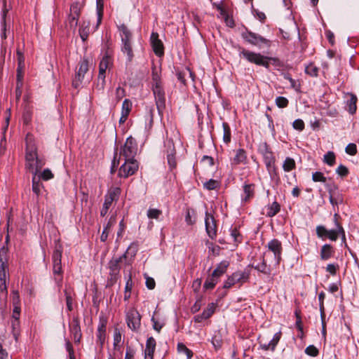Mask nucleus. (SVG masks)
<instances>
[{
    "label": "nucleus",
    "mask_w": 359,
    "mask_h": 359,
    "mask_svg": "<svg viewBox=\"0 0 359 359\" xmlns=\"http://www.w3.org/2000/svg\"><path fill=\"white\" fill-rule=\"evenodd\" d=\"M245 151L243 149H239L236 151L235 156L233 158L232 163L234 165H238L244 163L246 160Z\"/></svg>",
    "instance_id": "2f4dec72"
},
{
    "label": "nucleus",
    "mask_w": 359,
    "mask_h": 359,
    "mask_svg": "<svg viewBox=\"0 0 359 359\" xmlns=\"http://www.w3.org/2000/svg\"><path fill=\"white\" fill-rule=\"evenodd\" d=\"M79 67L76 73L75 78L72 81V86L75 88L80 87L85 77V74L88 71V61L86 58L81 60L79 64Z\"/></svg>",
    "instance_id": "9d476101"
},
{
    "label": "nucleus",
    "mask_w": 359,
    "mask_h": 359,
    "mask_svg": "<svg viewBox=\"0 0 359 359\" xmlns=\"http://www.w3.org/2000/svg\"><path fill=\"white\" fill-rule=\"evenodd\" d=\"M123 257H119L111 259L109 262V274L119 275L120 262L122 261Z\"/></svg>",
    "instance_id": "a878e982"
},
{
    "label": "nucleus",
    "mask_w": 359,
    "mask_h": 359,
    "mask_svg": "<svg viewBox=\"0 0 359 359\" xmlns=\"http://www.w3.org/2000/svg\"><path fill=\"white\" fill-rule=\"evenodd\" d=\"M26 143L25 168L33 175H37L39 171L45 165V162L43 159L39 158L36 148L32 142L29 135H27Z\"/></svg>",
    "instance_id": "f257e3e1"
},
{
    "label": "nucleus",
    "mask_w": 359,
    "mask_h": 359,
    "mask_svg": "<svg viewBox=\"0 0 359 359\" xmlns=\"http://www.w3.org/2000/svg\"><path fill=\"white\" fill-rule=\"evenodd\" d=\"M112 203L113 202H112V199H111V196H105L102 208L100 210L101 216L104 217L107 214V212H108L110 206L111 205Z\"/></svg>",
    "instance_id": "37998d69"
},
{
    "label": "nucleus",
    "mask_w": 359,
    "mask_h": 359,
    "mask_svg": "<svg viewBox=\"0 0 359 359\" xmlns=\"http://www.w3.org/2000/svg\"><path fill=\"white\" fill-rule=\"evenodd\" d=\"M177 351L186 354L187 359H191V357L193 356L192 351L189 349L183 343L180 342L177 344Z\"/></svg>",
    "instance_id": "8fccbe9b"
},
{
    "label": "nucleus",
    "mask_w": 359,
    "mask_h": 359,
    "mask_svg": "<svg viewBox=\"0 0 359 359\" xmlns=\"http://www.w3.org/2000/svg\"><path fill=\"white\" fill-rule=\"evenodd\" d=\"M215 306L213 303L208 304V307L201 314L194 316V321L201 323L203 320L210 318L215 312Z\"/></svg>",
    "instance_id": "5701e85b"
},
{
    "label": "nucleus",
    "mask_w": 359,
    "mask_h": 359,
    "mask_svg": "<svg viewBox=\"0 0 359 359\" xmlns=\"http://www.w3.org/2000/svg\"><path fill=\"white\" fill-rule=\"evenodd\" d=\"M96 9H97V25L99 26L101 23L102 18L103 16V11H104V0H96Z\"/></svg>",
    "instance_id": "58836bf2"
},
{
    "label": "nucleus",
    "mask_w": 359,
    "mask_h": 359,
    "mask_svg": "<svg viewBox=\"0 0 359 359\" xmlns=\"http://www.w3.org/2000/svg\"><path fill=\"white\" fill-rule=\"evenodd\" d=\"M141 316L135 309L130 310L126 314V322L128 327L137 331L140 327Z\"/></svg>",
    "instance_id": "4468645a"
},
{
    "label": "nucleus",
    "mask_w": 359,
    "mask_h": 359,
    "mask_svg": "<svg viewBox=\"0 0 359 359\" xmlns=\"http://www.w3.org/2000/svg\"><path fill=\"white\" fill-rule=\"evenodd\" d=\"M67 351L69 353L70 359H75L73 346L69 339H65Z\"/></svg>",
    "instance_id": "338daca9"
},
{
    "label": "nucleus",
    "mask_w": 359,
    "mask_h": 359,
    "mask_svg": "<svg viewBox=\"0 0 359 359\" xmlns=\"http://www.w3.org/2000/svg\"><path fill=\"white\" fill-rule=\"evenodd\" d=\"M205 224L207 234L210 238L214 239L217 235L216 222L214 217L208 212H205Z\"/></svg>",
    "instance_id": "2eb2a0df"
},
{
    "label": "nucleus",
    "mask_w": 359,
    "mask_h": 359,
    "mask_svg": "<svg viewBox=\"0 0 359 359\" xmlns=\"http://www.w3.org/2000/svg\"><path fill=\"white\" fill-rule=\"evenodd\" d=\"M305 72L311 76H317L318 74V68L313 64L311 63L306 66Z\"/></svg>",
    "instance_id": "09e8293b"
},
{
    "label": "nucleus",
    "mask_w": 359,
    "mask_h": 359,
    "mask_svg": "<svg viewBox=\"0 0 359 359\" xmlns=\"http://www.w3.org/2000/svg\"><path fill=\"white\" fill-rule=\"evenodd\" d=\"M153 93L155 97V102L158 114L162 115L163 110L165 108V95L163 87H159L158 85L153 87Z\"/></svg>",
    "instance_id": "ddd939ff"
},
{
    "label": "nucleus",
    "mask_w": 359,
    "mask_h": 359,
    "mask_svg": "<svg viewBox=\"0 0 359 359\" xmlns=\"http://www.w3.org/2000/svg\"><path fill=\"white\" fill-rule=\"evenodd\" d=\"M250 273L247 271H236L229 276L224 283V288L228 289L236 284L243 285L249 279Z\"/></svg>",
    "instance_id": "0eeeda50"
},
{
    "label": "nucleus",
    "mask_w": 359,
    "mask_h": 359,
    "mask_svg": "<svg viewBox=\"0 0 359 359\" xmlns=\"http://www.w3.org/2000/svg\"><path fill=\"white\" fill-rule=\"evenodd\" d=\"M133 281L131 276L126 281V284L125 286V292H124V300L127 301L130 297V292L132 290Z\"/></svg>",
    "instance_id": "3c124183"
},
{
    "label": "nucleus",
    "mask_w": 359,
    "mask_h": 359,
    "mask_svg": "<svg viewBox=\"0 0 359 359\" xmlns=\"http://www.w3.org/2000/svg\"><path fill=\"white\" fill-rule=\"evenodd\" d=\"M132 109V102L128 99H125L122 104L121 116L119 119L120 123H123L128 118V116Z\"/></svg>",
    "instance_id": "b1692460"
},
{
    "label": "nucleus",
    "mask_w": 359,
    "mask_h": 359,
    "mask_svg": "<svg viewBox=\"0 0 359 359\" xmlns=\"http://www.w3.org/2000/svg\"><path fill=\"white\" fill-rule=\"evenodd\" d=\"M327 233L328 230L324 226L318 225L316 226V234L319 238L324 240L327 238Z\"/></svg>",
    "instance_id": "864d4df0"
},
{
    "label": "nucleus",
    "mask_w": 359,
    "mask_h": 359,
    "mask_svg": "<svg viewBox=\"0 0 359 359\" xmlns=\"http://www.w3.org/2000/svg\"><path fill=\"white\" fill-rule=\"evenodd\" d=\"M281 337V332H278L276 333L273 339L268 343V344H261V347L262 349L267 351V350H272L273 351L277 346L278 341H280V339Z\"/></svg>",
    "instance_id": "bb28decb"
},
{
    "label": "nucleus",
    "mask_w": 359,
    "mask_h": 359,
    "mask_svg": "<svg viewBox=\"0 0 359 359\" xmlns=\"http://www.w3.org/2000/svg\"><path fill=\"white\" fill-rule=\"evenodd\" d=\"M120 194L121 189L118 187H115L113 189L110 190V191H109V193L105 196H111L113 202L114 201L118 199Z\"/></svg>",
    "instance_id": "bf43d9fd"
},
{
    "label": "nucleus",
    "mask_w": 359,
    "mask_h": 359,
    "mask_svg": "<svg viewBox=\"0 0 359 359\" xmlns=\"http://www.w3.org/2000/svg\"><path fill=\"white\" fill-rule=\"evenodd\" d=\"M138 169V163L136 160H126L125 163L120 167L118 170V177L127 178L133 175Z\"/></svg>",
    "instance_id": "1a4fd4ad"
},
{
    "label": "nucleus",
    "mask_w": 359,
    "mask_h": 359,
    "mask_svg": "<svg viewBox=\"0 0 359 359\" xmlns=\"http://www.w3.org/2000/svg\"><path fill=\"white\" fill-rule=\"evenodd\" d=\"M17 55H18V66L17 69V80L18 83L21 82L22 79V70L25 67V57L22 54V53L18 50L17 51Z\"/></svg>",
    "instance_id": "393cba45"
},
{
    "label": "nucleus",
    "mask_w": 359,
    "mask_h": 359,
    "mask_svg": "<svg viewBox=\"0 0 359 359\" xmlns=\"http://www.w3.org/2000/svg\"><path fill=\"white\" fill-rule=\"evenodd\" d=\"M243 201L246 202L254 196L255 185L253 184H245L243 186Z\"/></svg>",
    "instance_id": "72a5a7b5"
},
{
    "label": "nucleus",
    "mask_w": 359,
    "mask_h": 359,
    "mask_svg": "<svg viewBox=\"0 0 359 359\" xmlns=\"http://www.w3.org/2000/svg\"><path fill=\"white\" fill-rule=\"evenodd\" d=\"M107 320L104 317L100 318V322L97 330V342L100 344L102 347L105 342L106 339V327Z\"/></svg>",
    "instance_id": "f3484780"
},
{
    "label": "nucleus",
    "mask_w": 359,
    "mask_h": 359,
    "mask_svg": "<svg viewBox=\"0 0 359 359\" xmlns=\"http://www.w3.org/2000/svg\"><path fill=\"white\" fill-rule=\"evenodd\" d=\"M138 243L133 242L130 243L126 252L121 257H123V259H126L128 257H130L131 259L134 258L138 251Z\"/></svg>",
    "instance_id": "c756f323"
},
{
    "label": "nucleus",
    "mask_w": 359,
    "mask_h": 359,
    "mask_svg": "<svg viewBox=\"0 0 359 359\" xmlns=\"http://www.w3.org/2000/svg\"><path fill=\"white\" fill-rule=\"evenodd\" d=\"M292 126L295 130L299 131H302L304 129V123L302 119H296L293 123Z\"/></svg>",
    "instance_id": "774afa93"
},
{
    "label": "nucleus",
    "mask_w": 359,
    "mask_h": 359,
    "mask_svg": "<svg viewBox=\"0 0 359 359\" xmlns=\"http://www.w3.org/2000/svg\"><path fill=\"white\" fill-rule=\"evenodd\" d=\"M151 44L154 53L161 57L164 54V46L162 41L158 39V33L152 32L151 34Z\"/></svg>",
    "instance_id": "6ab92c4d"
},
{
    "label": "nucleus",
    "mask_w": 359,
    "mask_h": 359,
    "mask_svg": "<svg viewBox=\"0 0 359 359\" xmlns=\"http://www.w3.org/2000/svg\"><path fill=\"white\" fill-rule=\"evenodd\" d=\"M275 102H276V106L278 108L287 107L289 104L288 100L286 97H283V96L277 97L276 98Z\"/></svg>",
    "instance_id": "603ef678"
},
{
    "label": "nucleus",
    "mask_w": 359,
    "mask_h": 359,
    "mask_svg": "<svg viewBox=\"0 0 359 359\" xmlns=\"http://www.w3.org/2000/svg\"><path fill=\"white\" fill-rule=\"evenodd\" d=\"M111 63V58L109 55H106L102 57V60L100 62L99 66L100 67H102L107 70V69L109 67Z\"/></svg>",
    "instance_id": "13d9d810"
},
{
    "label": "nucleus",
    "mask_w": 359,
    "mask_h": 359,
    "mask_svg": "<svg viewBox=\"0 0 359 359\" xmlns=\"http://www.w3.org/2000/svg\"><path fill=\"white\" fill-rule=\"evenodd\" d=\"M63 248L61 244L57 243L52 255L53 273L55 280L57 285H60L62 281V254Z\"/></svg>",
    "instance_id": "20e7f679"
},
{
    "label": "nucleus",
    "mask_w": 359,
    "mask_h": 359,
    "mask_svg": "<svg viewBox=\"0 0 359 359\" xmlns=\"http://www.w3.org/2000/svg\"><path fill=\"white\" fill-rule=\"evenodd\" d=\"M120 194L121 189L118 187H115L113 189L110 190V191H109V193L105 196H111L113 202L114 201L118 199Z\"/></svg>",
    "instance_id": "052dcab7"
},
{
    "label": "nucleus",
    "mask_w": 359,
    "mask_h": 359,
    "mask_svg": "<svg viewBox=\"0 0 359 359\" xmlns=\"http://www.w3.org/2000/svg\"><path fill=\"white\" fill-rule=\"evenodd\" d=\"M7 252L8 250L5 247L0 249V292L7 294V274L6 270L8 269L7 264Z\"/></svg>",
    "instance_id": "423d86ee"
},
{
    "label": "nucleus",
    "mask_w": 359,
    "mask_h": 359,
    "mask_svg": "<svg viewBox=\"0 0 359 359\" xmlns=\"http://www.w3.org/2000/svg\"><path fill=\"white\" fill-rule=\"evenodd\" d=\"M345 151L346 152V154H348L349 155H351V156L355 155L357 154L356 144L354 143L348 144L345 149Z\"/></svg>",
    "instance_id": "e2e57ef3"
},
{
    "label": "nucleus",
    "mask_w": 359,
    "mask_h": 359,
    "mask_svg": "<svg viewBox=\"0 0 359 359\" xmlns=\"http://www.w3.org/2000/svg\"><path fill=\"white\" fill-rule=\"evenodd\" d=\"M334 251L333 248L330 244H325L322 246L320 250V259L322 260H327L334 255Z\"/></svg>",
    "instance_id": "cd10ccee"
},
{
    "label": "nucleus",
    "mask_w": 359,
    "mask_h": 359,
    "mask_svg": "<svg viewBox=\"0 0 359 359\" xmlns=\"http://www.w3.org/2000/svg\"><path fill=\"white\" fill-rule=\"evenodd\" d=\"M81 13V4L79 2L73 3L70 6L67 23L71 29L75 30Z\"/></svg>",
    "instance_id": "9b49d317"
},
{
    "label": "nucleus",
    "mask_w": 359,
    "mask_h": 359,
    "mask_svg": "<svg viewBox=\"0 0 359 359\" xmlns=\"http://www.w3.org/2000/svg\"><path fill=\"white\" fill-rule=\"evenodd\" d=\"M238 50L239 56L243 57L248 62L266 68L269 67V60L270 58L269 57L262 55L259 53L250 51L241 46L238 47Z\"/></svg>",
    "instance_id": "39448f33"
},
{
    "label": "nucleus",
    "mask_w": 359,
    "mask_h": 359,
    "mask_svg": "<svg viewBox=\"0 0 359 359\" xmlns=\"http://www.w3.org/2000/svg\"><path fill=\"white\" fill-rule=\"evenodd\" d=\"M266 248H268V253L271 252L273 254L274 262L276 265H278L281 260L283 251L281 242L278 239H273L268 243Z\"/></svg>",
    "instance_id": "f8f14e48"
},
{
    "label": "nucleus",
    "mask_w": 359,
    "mask_h": 359,
    "mask_svg": "<svg viewBox=\"0 0 359 359\" xmlns=\"http://www.w3.org/2000/svg\"><path fill=\"white\" fill-rule=\"evenodd\" d=\"M137 150V142L131 136L126 139V141L121 149L120 156H123L126 160L135 159Z\"/></svg>",
    "instance_id": "6e6552de"
},
{
    "label": "nucleus",
    "mask_w": 359,
    "mask_h": 359,
    "mask_svg": "<svg viewBox=\"0 0 359 359\" xmlns=\"http://www.w3.org/2000/svg\"><path fill=\"white\" fill-rule=\"evenodd\" d=\"M219 185L220 182L219 181L212 179L203 183V187L208 190H215L219 187Z\"/></svg>",
    "instance_id": "de8ad7c7"
},
{
    "label": "nucleus",
    "mask_w": 359,
    "mask_h": 359,
    "mask_svg": "<svg viewBox=\"0 0 359 359\" xmlns=\"http://www.w3.org/2000/svg\"><path fill=\"white\" fill-rule=\"evenodd\" d=\"M121 341V333L117 328H116L114 330V343H113L114 348L115 350H117V351L120 350Z\"/></svg>",
    "instance_id": "c03bdc74"
},
{
    "label": "nucleus",
    "mask_w": 359,
    "mask_h": 359,
    "mask_svg": "<svg viewBox=\"0 0 359 359\" xmlns=\"http://www.w3.org/2000/svg\"><path fill=\"white\" fill-rule=\"evenodd\" d=\"M267 255H268V252H265L264 253L262 262L261 263L255 265L254 266V268L262 273L269 275V274H270L271 270H270V268L266 265V262L265 259V257L267 256Z\"/></svg>",
    "instance_id": "7c9ffc66"
},
{
    "label": "nucleus",
    "mask_w": 359,
    "mask_h": 359,
    "mask_svg": "<svg viewBox=\"0 0 359 359\" xmlns=\"http://www.w3.org/2000/svg\"><path fill=\"white\" fill-rule=\"evenodd\" d=\"M219 278L215 276L213 273H211L203 284V288L205 290H212L215 287L216 284L218 283Z\"/></svg>",
    "instance_id": "473e14b6"
},
{
    "label": "nucleus",
    "mask_w": 359,
    "mask_h": 359,
    "mask_svg": "<svg viewBox=\"0 0 359 359\" xmlns=\"http://www.w3.org/2000/svg\"><path fill=\"white\" fill-rule=\"evenodd\" d=\"M43 188V184L41 182L39 177L33 175L32 177V191L38 196L41 194V190Z\"/></svg>",
    "instance_id": "c9c22d12"
},
{
    "label": "nucleus",
    "mask_w": 359,
    "mask_h": 359,
    "mask_svg": "<svg viewBox=\"0 0 359 359\" xmlns=\"http://www.w3.org/2000/svg\"><path fill=\"white\" fill-rule=\"evenodd\" d=\"M222 128H223V141L226 144H229L231 142V129L229 128V126L227 123L224 122L222 123Z\"/></svg>",
    "instance_id": "ea45409f"
},
{
    "label": "nucleus",
    "mask_w": 359,
    "mask_h": 359,
    "mask_svg": "<svg viewBox=\"0 0 359 359\" xmlns=\"http://www.w3.org/2000/svg\"><path fill=\"white\" fill-rule=\"evenodd\" d=\"M348 95L350 98L346 101V104L348 107V111L350 114H353L356 111V102H357V97L352 93H348Z\"/></svg>",
    "instance_id": "f704fd0d"
},
{
    "label": "nucleus",
    "mask_w": 359,
    "mask_h": 359,
    "mask_svg": "<svg viewBox=\"0 0 359 359\" xmlns=\"http://www.w3.org/2000/svg\"><path fill=\"white\" fill-rule=\"evenodd\" d=\"M337 215H334V222L336 228L334 229L328 230V233L327 234V238L330 240L335 241L337 240L339 236H341L343 241L346 240L345 231L343 227L339 224L337 219Z\"/></svg>",
    "instance_id": "dca6fc26"
},
{
    "label": "nucleus",
    "mask_w": 359,
    "mask_h": 359,
    "mask_svg": "<svg viewBox=\"0 0 359 359\" xmlns=\"http://www.w3.org/2000/svg\"><path fill=\"white\" fill-rule=\"evenodd\" d=\"M8 12V10L6 8V7L4 8L1 13V39H5L6 38V13Z\"/></svg>",
    "instance_id": "a19ab883"
},
{
    "label": "nucleus",
    "mask_w": 359,
    "mask_h": 359,
    "mask_svg": "<svg viewBox=\"0 0 359 359\" xmlns=\"http://www.w3.org/2000/svg\"><path fill=\"white\" fill-rule=\"evenodd\" d=\"M338 269L339 265L337 264H329L326 266V271L330 273L332 276L336 275Z\"/></svg>",
    "instance_id": "69168bd1"
},
{
    "label": "nucleus",
    "mask_w": 359,
    "mask_h": 359,
    "mask_svg": "<svg viewBox=\"0 0 359 359\" xmlns=\"http://www.w3.org/2000/svg\"><path fill=\"white\" fill-rule=\"evenodd\" d=\"M242 39L245 42L257 46L259 49L264 48H269L271 45V41L259 34L255 33L247 28L245 29L241 34Z\"/></svg>",
    "instance_id": "7ed1b4c3"
},
{
    "label": "nucleus",
    "mask_w": 359,
    "mask_h": 359,
    "mask_svg": "<svg viewBox=\"0 0 359 359\" xmlns=\"http://www.w3.org/2000/svg\"><path fill=\"white\" fill-rule=\"evenodd\" d=\"M230 235L235 243H240L242 242L243 236L236 229V227L230 229Z\"/></svg>",
    "instance_id": "49530a36"
},
{
    "label": "nucleus",
    "mask_w": 359,
    "mask_h": 359,
    "mask_svg": "<svg viewBox=\"0 0 359 359\" xmlns=\"http://www.w3.org/2000/svg\"><path fill=\"white\" fill-rule=\"evenodd\" d=\"M280 210V205L276 201H274L271 205L268 206L266 216L272 217L275 216Z\"/></svg>",
    "instance_id": "e433bc0d"
},
{
    "label": "nucleus",
    "mask_w": 359,
    "mask_h": 359,
    "mask_svg": "<svg viewBox=\"0 0 359 359\" xmlns=\"http://www.w3.org/2000/svg\"><path fill=\"white\" fill-rule=\"evenodd\" d=\"M162 214V211L156 208H149L147 210V217L149 219H158L159 216Z\"/></svg>",
    "instance_id": "5fc2aeb1"
},
{
    "label": "nucleus",
    "mask_w": 359,
    "mask_h": 359,
    "mask_svg": "<svg viewBox=\"0 0 359 359\" xmlns=\"http://www.w3.org/2000/svg\"><path fill=\"white\" fill-rule=\"evenodd\" d=\"M38 177H39L40 179H43V180H48L53 177V174L50 170L47 168L43 170V171Z\"/></svg>",
    "instance_id": "0e129e2a"
},
{
    "label": "nucleus",
    "mask_w": 359,
    "mask_h": 359,
    "mask_svg": "<svg viewBox=\"0 0 359 359\" xmlns=\"http://www.w3.org/2000/svg\"><path fill=\"white\" fill-rule=\"evenodd\" d=\"M64 292L65 295L67 309L69 311H71L73 310V297L72 296L70 288L66 287Z\"/></svg>",
    "instance_id": "4c0bfd02"
},
{
    "label": "nucleus",
    "mask_w": 359,
    "mask_h": 359,
    "mask_svg": "<svg viewBox=\"0 0 359 359\" xmlns=\"http://www.w3.org/2000/svg\"><path fill=\"white\" fill-rule=\"evenodd\" d=\"M166 149V156L168 163L171 169L176 167L177 163L175 160V149L174 143L172 140H168L165 143Z\"/></svg>",
    "instance_id": "a211bd4d"
},
{
    "label": "nucleus",
    "mask_w": 359,
    "mask_h": 359,
    "mask_svg": "<svg viewBox=\"0 0 359 359\" xmlns=\"http://www.w3.org/2000/svg\"><path fill=\"white\" fill-rule=\"evenodd\" d=\"M121 39V50L126 56V64L132 62L134 53L132 47V33L125 25L118 27Z\"/></svg>",
    "instance_id": "f03ea898"
},
{
    "label": "nucleus",
    "mask_w": 359,
    "mask_h": 359,
    "mask_svg": "<svg viewBox=\"0 0 359 359\" xmlns=\"http://www.w3.org/2000/svg\"><path fill=\"white\" fill-rule=\"evenodd\" d=\"M264 162L267 170L271 175V177L273 178L276 173V168L274 166L275 158L273 155V153L270 151H266L264 154Z\"/></svg>",
    "instance_id": "412c9836"
},
{
    "label": "nucleus",
    "mask_w": 359,
    "mask_h": 359,
    "mask_svg": "<svg viewBox=\"0 0 359 359\" xmlns=\"http://www.w3.org/2000/svg\"><path fill=\"white\" fill-rule=\"evenodd\" d=\"M229 266V262L223 260L217 265L212 273H213L215 276H217L220 278V277L226 273Z\"/></svg>",
    "instance_id": "c85d7f7f"
},
{
    "label": "nucleus",
    "mask_w": 359,
    "mask_h": 359,
    "mask_svg": "<svg viewBox=\"0 0 359 359\" xmlns=\"http://www.w3.org/2000/svg\"><path fill=\"white\" fill-rule=\"evenodd\" d=\"M105 86V74H99L97 78V83L96 88L101 90H103Z\"/></svg>",
    "instance_id": "680f3d73"
},
{
    "label": "nucleus",
    "mask_w": 359,
    "mask_h": 359,
    "mask_svg": "<svg viewBox=\"0 0 359 359\" xmlns=\"http://www.w3.org/2000/svg\"><path fill=\"white\" fill-rule=\"evenodd\" d=\"M312 180L315 182L325 183L326 182V177L321 172H315L312 175Z\"/></svg>",
    "instance_id": "4d7b16f0"
},
{
    "label": "nucleus",
    "mask_w": 359,
    "mask_h": 359,
    "mask_svg": "<svg viewBox=\"0 0 359 359\" xmlns=\"http://www.w3.org/2000/svg\"><path fill=\"white\" fill-rule=\"evenodd\" d=\"M156 348V340L154 337H150L146 342V348L144 350V359H153L154 353Z\"/></svg>",
    "instance_id": "4be33fe9"
},
{
    "label": "nucleus",
    "mask_w": 359,
    "mask_h": 359,
    "mask_svg": "<svg viewBox=\"0 0 359 359\" xmlns=\"http://www.w3.org/2000/svg\"><path fill=\"white\" fill-rule=\"evenodd\" d=\"M305 353L309 356L316 357L319 354V351L315 346L309 345L306 348Z\"/></svg>",
    "instance_id": "6e6d98bb"
},
{
    "label": "nucleus",
    "mask_w": 359,
    "mask_h": 359,
    "mask_svg": "<svg viewBox=\"0 0 359 359\" xmlns=\"http://www.w3.org/2000/svg\"><path fill=\"white\" fill-rule=\"evenodd\" d=\"M69 331L73 336L74 342L76 344L80 343L82 337V333L78 318H73L72 322L69 325Z\"/></svg>",
    "instance_id": "aec40b11"
},
{
    "label": "nucleus",
    "mask_w": 359,
    "mask_h": 359,
    "mask_svg": "<svg viewBox=\"0 0 359 359\" xmlns=\"http://www.w3.org/2000/svg\"><path fill=\"white\" fill-rule=\"evenodd\" d=\"M336 156L333 151H328L324 155L323 161L330 166H332L335 163Z\"/></svg>",
    "instance_id": "a18cd8bd"
},
{
    "label": "nucleus",
    "mask_w": 359,
    "mask_h": 359,
    "mask_svg": "<svg viewBox=\"0 0 359 359\" xmlns=\"http://www.w3.org/2000/svg\"><path fill=\"white\" fill-rule=\"evenodd\" d=\"M295 168V161L293 158L287 157L283 162V168L285 172H290Z\"/></svg>",
    "instance_id": "79ce46f5"
}]
</instances>
